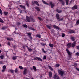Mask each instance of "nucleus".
<instances>
[{"instance_id":"4d7b16f0","label":"nucleus","mask_w":79,"mask_h":79,"mask_svg":"<svg viewBox=\"0 0 79 79\" xmlns=\"http://www.w3.org/2000/svg\"><path fill=\"white\" fill-rule=\"evenodd\" d=\"M76 69L77 70V71H79V68H76Z\"/></svg>"},{"instance_id":"dca6fc26","label":"nucleus","mask_w":79,"mask_h":79,"mask_svg":"<svg viewBox=\"0 0 79 79\" xmlns=\"http://www.w3.org/2000/svg\"><path fill=\"white\" fill-rule=\"evenodd\" d=\"M19 6L20 7V8H23L24 10H26V6H23L22 5H20Z\"/></svg>"},{"instance_id":"3c124183","label":"nucleus","mask_w":79,"mask_h":79,"mask_svg":"<svg viewBox=\"0 0 79 79\" xmlns=\"http://www.w3.org/2000/svg\"><path fill=\"white\" fill-rule=\"evenodd\" d=\"M15 73H18V70H17V69H15Z\"/></svg>"},{"instance_id":"79ce46f5","label":"nucleus","mask_w":79,"mask_h":79,"mask_svg":"<svg viewBox=\"0 0 79 79\" xmlns=\"http://www.w3.org/2000/svg\"><path fill=\"white\" fill-rule=\"evenodd\" d=\"M0 14L1 15H3V12H2V10L0 8Z\"/></svg>"},{"instance_id":"13d9d810","label":"nucleus","mask_w":79,"mask_h":79,"mask_svg":"<svg viewBox=\"0 0 79 79\" xmlns=\"http://www.w3.org/2000/svg\"><path fill=\"white\" fill-rule=\"evenodd\" d=\"M26 5H27L28 4H29V2H26Z\"/></svg>"},{"instance_id":"423d86ee","label":"nucleus","mask_w":79,"mask_h":79,"mask_svg":"<svg viewBox=\"0 0 79 79\" xmlns=\"http://www.w3.org/2000/svg\"><path fill=\"white\" fill-rule=\"evenodd\" d=\"M67 48H71L72 47V44L71 43H69L67 44Z\"/></svg>"},{"instance_id":"864d4df0","label":"nucleus","mask_w":79,"mask_h":79,"mask_svg":"<svg viewBox=\"0 0 79 79\" xmlns=\"http://www.w3.org/2000/svg\"><path fill=\"white\" fill-rule=\"evenodd\" d=\"M10 44H11V43H10V42H8L7 45H9V46H10Z\"/></svg>"},{"instance_id":"f704fd0d","label":"nucleus","mask_w":79,"mask_h":79,"mask_svg":"<svg viewBox=\"0 0 79 79\" xmlns=\"http://www.w3.org/2000/svg\"><path fill=\"white\" fill-rule=\"evenodd\" d=\"M66 4L67 5H68V2H69V0H66Z\"/></svg>"},{"instance_id":"7c9ffc66","label":"nucleus","mask_w":79,"mask_h":79,"mask_svg":"<svg viewBox=\"0 0 79 79\" xmlns=\"http://www.w3.org/2000/svg\"><path fill=\"white\" fill-rule=\"evenodd\" d=\"M37 37L39 38H41V35H36Z\"/></svg>"},{"instance_id":"20e7f679","label":"nucleus","mask_w":79,"mask_h":79,"mask_svg":"<svg viewBox=\"0 0 79 79\" xmlns=\"http://www.w3.org/2000/svg\"><path fill=\"white\" fill-rule=\"evenodd\" d=\"M27 71H29V70H27V69L26 68H24V71L23 72V74L26 75V74L27 73Z\"/></svg>"},{"instance_id":"2f4dec72","label":"nucleus","mask_w":79,"mask_h":79,"mask_svg":"<svg viewBox=\"0 0 79 79\" xmlns=\"http://www.w3.org/2000/svg\"><path fill=\"white\" fill-rule=\"evenodd\" d=\"M76 24L77 25H79V19H77L76 22Z\"/></svg>"},{"instance_id":"c9c22d12","label":"nucleus","mask_w":79,"mask_h":79,"mask_svg":"<svg viewBox=\"0 0 79 79\" xmlns=\"http://www.w3.org/2000/svg\"><path fill=\"white\" fill-rule=\"evenodd\" d=\"M63 18H61V19H60L59 18V19L58 20V21L59 22L61 21H63Z\"/></svg>"},{"instance_id":"ddd939ff","label":"nucleus","mask_w":79,"mask_h":79,"mask_svg":"<svg viewBox=\"0 0 79 79\" xmlns=\"http://www.w3.org/2000/svg\"><path fill=\"white\" fill-rule=\"evenodd\" d=\"M69 32L70 34H72L73 33H75V31H74V30H69Z\"/></svg>"},{"instance_id":"9d476101","label":"nucleus","mask_w":79,"mask_h":79,"mask_svg":"<svg viewBox=\"0 0 79 79\" xmlns=\"http://www.w3.org/2000/svg\"><path fill=\"white\" fill-rule=\"evenodd\" d=\"M6 68V65H4L2 67V68H3V69L2 70V73H3L5 71Z\"/></svg>"},{"instance_id":"a18cd8bd","label":"nucleus","mask_w":79,"mask_h":79,"mask_svg":"<svg viewBox=\"0 0 79 79\" xmlns=\"http://www.w3.org/2000/svg\"><path fill=\"white\" fill-rule=\"evenodd\" d=\"M42 50L43 51V52L45 53H46V51H45V50H44V49L42 48Z\"/></svg>"},{"instance_id":"052dcab7","label":"nucleus","mask_w":79,"mask_h":79,"mask_svg":"<svg viewBox=\"0 0 79 79\" xmlns=\"http://www.w3.org/2000/svg\"><path fill=\"white\" fill-rule=\"evenodd\" d=\"M0 64H2V61H0Z\"/></svg>"},{"instance_id":"2eb2a0df","label":"nucleus","mask_w":79,"mask_h":79,"mask_svg":"<svg viewBox=\"0 0 79 79\" xmlns=\"http://www.w3.org/2000/svg\"><path fill=\"white\" fill-rule=\"evenodd\" d=\"M76 41L73 42L72 44V47H74L76 46Z\"/></svg>"},{"instance_id":"9b49d317","label":"nucleus","mask_w":79,"mask_h":79,"mask_svg":"<svg viewBox=\"0 0 79 79\" xmlns=\"http://www.w3.org/2000/svg\"><path fill=\"white\" fill-rule=\"evenodd\" d=\"M77 6L75 5L72 8V10H76V9H77Z\"/></svg>"},{"instance_id":"680f3d73","label":"nucleus","mask_w":79,"mask_h":79,"mask_svg":"<svg viewBox=\"0 0 79 79\" xmlns=\"http://www.w3.org/2000/svg\"><path fill=\"white\" fill-rule=\"evenodd\" d=\"M23 48H25V46H23Z\"/></svg>"},{"instance_id":"bb28decb","label":"nucleus","mask_w":79,"mask_h":79,"mask_svg":"<svg viewBox=\"0 0 79 79\" xmlns=\"http://www.w3.org/2000/svg\"><path fill=\"white\" fill-rule=\"evenodd\" d=\"M46 27H48L49 29H51V26L48 25H46Z\"/></svg>"},{"instance_id":"4468645a","label":"nucleus","mask_w":79,"mask_h":79,"mask_svg":"<svg viewBox=\"0 0 79 79\" xmlns=\"http://www.w3.org/2000/svg\"><path fill=\"white\" fill-rule=\"evenodd\" d=\"M57 19H60V15L59 14L57 13L56 16Z\"/></svg>"},{"instance_id":"f257e3e1","label":"nucleus","mask_w":79,"mask_h":79,"mask_svg":"<svg viewBox=\"0 0 79 79\" xmlns=\"http://www.w3.org/2000/svg\"><path fill=\"white\" fill-rule=\"evenodd\" d=\"M58 72L60 76H61L62 77H63L64 75V74L65 73L64 71L61 70H59L58 71Z\"/></svg>"},{"instance_id":"c756f323","label":"nucleus","mask_w":79,"mask_h":79,"mask_svg":"<svg viewBox=\"0 0 79 79\" xmlns=\"http://www.w3.org/2000/svg\"><path fill=\"white\" fill-rule=\"evenodd\" d=\"M49 46H50V47H53V46H54L53 45V44H52L51 43H50L49 44Z\"/></svg>"},{"instance_id":"c85d7f7f","label":"nucleus","mask_w":79,"mask_h":79,"mask_svg":"<svg viewBox=\"0 0 79 79\" xmlns=\"http://www.w3.org/2000/svg\"><path fill=\"white\" fill-rule=\"evenodd\" d=\"M33 69L35 71H37L36 67L35 66H33Z\"/></svg>"},{"instance_id":"6ab92c4d","label":"nucleus","mask_w":79,"mask_h":79,"mask_svg":"<svg viewBox=\"0 0 79 79\" xmlns=\"http://www.w3.org/2000/svg\"><path fill=\"white\" fill-rule=\"evenodd\" d=\"M56 11L57 13H61V12H62V10H59L58 9H56Z\"/></svg>"},{"instance_id":"412c9836","label":"nucleus","mask_w":79,"mask_h":79,"mask_svg":"<svg viewBox=\"0 0 79 79\" xmlns=\"http://www.w3.org/2000/svg\"><path fill=\"white\" fill-rule=\"evenodd\" d=\"M34 3H35V4H36V5L37 6H39V3L37 1H34Z\"/></svg>"},{"instance_id":"7ed1b4c3","label":"nucleus","mask_w":79,"mask_h":79,"mask_svg":"<svg viewBox=\"0 0 79 79\" xmlns=\"http://www.w3.org/2000/svg\"><path fill=\"white\" fill-rule=\"evenodd\" d=\"M26 34L28 35V37L30 38V39H31V40L32 39V36H31L32 33L26 32Z\"/></svg>"},{"instance_id":"a878e982","label":"nucleus","mask_w":79,"mask_h":79,"mask_svg":"<svg viewBox=\"0 0 79 79\" xmlns=\"http://www.w3.org/2000/svg\"><path fill=\"white\" fill-rule=\"evenodd\" d=\"M42 2H43V3H44V4H45V5H48V4L47 3V2H46L45 1H44L42 0Z\"/></svg>"},{"instance_id":"69168bd1","label":"nucleus","mask_w":79,"mask_h":79,"mask_svg":"<svg viewBox=\"0 0 79 79\" xmlns=\"http://www.w3.org/2000/svg\"><path fill=\"white\" fill-rule=\"evenodd\" d=\"M52 31H54V30L53 29H52Z\"/></svg>"},{"instance_id":"f03ea898","label":"nucleus","mask_w":79,"mask_h":79,"mask_svg":"<svg viewBox=\"0 0 79 79\" xmlns=\"http://www.w3.org/2000/svg\"><path fill=\"white\" fill-rule=\"evenodd\" d=\"M66 50L68 55L69 56V57L71 58L72 53L69 52V49H68V48H66Z\"/></svg>"},{"instance_id":"58836bf2","label":"nucleus","mask_w":79,"mask_h":79,"mask_svg":"<svg viewBox=\"0 0 79 79\" xmlns=\"http://www.w3.org/2000/svg\"><path fill=\"white\" fill-rule=\"evenodd\" d=\"M0 23H4V22L2 20L1 18H0Z\"/></svg>"},{"instance_id":"603ef678","label":"nucleus","mask_w":79,"mask_h":79,"mask_svg":"<svg viewBox=\"0 0 79 79\" xmlns=\"http://www.w3.org/2000/svg\"><path fill=\"white\" fill-rule=\"evenodd\" d=\"M38 19H39V20H40V21H41L42 20V18H41V17H38Z\"/></svg>"},{"instance_id":"4be33fe9","label":"nucleus","mask_w":79,"mask_h":79,"mask_svg":"<svg viewBox=\"0 0 79 79\" xmlns=\"http://www.w3.org/2000/svg\"><path fill=\"white\" fill-rule=\"evenodd\" d=\"M29 29L30 30H33V31H35V29L33 28L32 27H28Z\"/></svg>"},{"instance_id":"774afa93","label":"nucleus","mask_w":79,"mask_h":79,"mask_svg":"<svg viewBox=\"0 0 79 79\" xmlns=\"http://www.w3.org/2000/svg\"><path fill=\"white\" fill-rule=\"evenodd\" d=\"M34 59H35V60H37V59H36V58H34Z\"/></svg>"},{"instance_id":"b1692460","label":"nucleus","mask_w":79,"mask_h":79,"mask_svg":"<svg viewBox=\"0 0 79 79\" xmlns=\"http://www.w3.org/2000/svg\"><path fill=\"white\" fill-rule=\"evenodd\" d=\"M48 68H49V69H50L51 71H53V68L51 67L50 66H48Z\"/></svg>"},{"instance_id":"5701e85b","label":"nucleus","mask_w":79,"mask_h":79,"mask_svg":"<svg viewBox=\"0 0 79 79\" xmlns=\"http://www.w3.org/2000/svg\"><path fill=\"white\" fill-rule=\"evenodd\" d=\"M7 40H10V41H11V40H13V38H7L6 39Z\"/></svg>"},{"instance_id":"e2e57ef3","label":"nucleus","mask_w":79,"mask_h":79,"mask_svg":"<svg viewBox=\"0 0 79 79\" xmlns=\"http://www.w3.org/2000/svg\"><path fill=\"white\" fill-rule=\"evenodd\" d=\"M59 1H60V2H63V1L62 0H59Z\"/></svg>"},{"instance_id":"6e6d98bb","label":"nucleus","mask_w":79,"mask_h":79,"mask_svg":"<svg viewBox=\"0 0 79 79\" xmlns=\"http://www.w3.org/2000/svg\"><path fill=\"white\" fill-rule=\"evenodd\" d=\"M41 45H42V46H45V44H42V43H41Z\"/></svg>"},{"instance_id":"cd10ccee","label":"nucleus","mask_w":79,"mask_h":79,"mask_svg":"<svg viewBox=\"0 0 79 79\" xmlns=\"http://www.w3.org/2000/svg\"><path fill=\"white\" fill-rule=\"evenodd\" d=\"M36 58H37V59L39 60V61H42V60L41 59V58H40L39 57H36Z\"/></svg>"},{"instance_id":"f3484780","label":"nucleus","mask_w":79,"mask_h":79,"mask_svg":"<svg viewBox=\"0 0 79 79\" xmlns=\"http://www.w3.org/2000/svg\"><path fill=\"white\" fill-rule=\"evenodd\" d=\"M27 47L29 52H31L33 50L32 49H31L30 48H29L28 46H27Z\"/></svg>"},{"instance_id":"c03bdc74","label":"nucleus","mask_w":79,"mask_h":79,"mask_svg":"<svg viewBox=\"0 0 79 79\" xmlns=\"http://www.w3.org/2000/svg\"><path fill=\"white\" fill-rule=\"evenodd\" d=\"M13 59L14 60H15L16 59V56H14L13 57Z\"/></svg>"},{"instance_id":"1a4fd4ad","label":"nucleus","mask_w":79,"mask_h":79,"mask_svg":"<svg viewBox=\"0 0 79 79\" xmlns=\"http://www.w3.org/2000/svg\"><path fill=\"white\" fill-rule=\"evenodd\" d=\"M26 20L28 23H30L31 22V19H30V18L29 16H26Z\"/></svg>"},{"instance_id":"37998d69","label":"nucleus","mask_w":79,"mask_h":79,"mask_svg":"<svg viewBox=\"0 0 79 79\" xmlns=\"http://www.w3.org/2000/svg\"><path fill=\"white\" fill-rule=\"evenodd\" d=\"M59 66H60V64H56V67H59Z\"/></svg>"},{"instance_id":"0e129e2a","label":"nucleus","mask_w":79,"mask_h":79,"mask_svg":"<svg viewBox=\"0 0 79 79\" xmlns=\"http://www.w3.org/2000/svg\"><path fill=\"white\" fill-rule=\"evenodd\" d=\"M2 53V50H0V54Z\"/></svg>"},{"instance_id":"bf43d9fd","label":"nucleus","mask_w":79,"mask_h":79,"mask_svg":"<svg viewBox=\"0 0 79 79\" xmlns=\"http://www.w3.org/2000/svg\"><path fill=\"white\" fill-rule=\"evenodd\" d=\"M27 6H28V7H29V4H27Z\"/></svg>"},{"instance_id":"393cba45","label":"nucleus","mask_w":79,"mask_h":79,"mask_svg":"<svg viewBox=\"0 0 79 79\" xmlns=\"http://www.w3.org/2000/svg\"><path fill=\"white\" fill-rule=\"evenodd\" d=\"M3 14H4V15H5L6 16L8 14V12H7L4 11Z\"/></svg>"},{"instance_id":"72a5a7b5","label":"nucleus","mask_w":79,"mask_h":79,"mask_svg":"<svg viewBox=\"0 0 79 79\" xmlns=\"http://www.w3.org/2000/svg\"><path fill=\"white\" fill-rule=\"evenodd\" d=\"M0 57L1 60H3V58H4V56L1 55L0 56Z\"/></svg>"},{"instance_id":"a19ab883","label":"nucleus","mask_w":79,"mask_h":79,"mask_svg":"<svg viewBox=\"0 0 79 79\" xmlns=\"http://www.w3.org/2000/svg\"><path fill=\"white\" fill-rule=\"evenodd\" d=\"M31 21H32V22H35V20L33 18H31Z\"/></svg>"},{"instance_id":"0eeeda50","label":"nucleus","mask_w":79,"mask_h":79,"mask_svg":"<svg viewBox=\"0 0 79 79\" xmlns=\"http://www.w3.org/2000/svg\"><path fill=\"white\" fill-rule=\"evenodd\" d=\"M53 27H54V28H55V29H58V30H60V31L61 30V28H60L59 27H58L57 26L53 25Z\"/></svg>"},{"instance_id":"aec40b11","label":"nucleus","mask_w":79,"mask_h":79,"mask_svg":"<svg viewBox=\"0 0 79 79\" xmlns=\"http://www.w3.org/2000/svg\"><path fill=\"white\" fill-rule=\"evenodd\" d=\"M35 8L36 10H37L38 11H40V8H39L38 6L35 7Z\"/></svg>"},{"instance_id":"09e8293b","label":"nucleus","mask_w":79,"mask_h":79,"mask_svg":"<svg viewBox=\"0 0 79 79\" xmlns=\"http://www.w3.org/2000/svg\"><path fill=\"white\" fill-rule=\"evenodd\" d=\"M47 59V57L45 56H44L43 57V59H44V60H45V59Z\"/></svg>"},{"instance_id":"ea45409f","label":"nucleus","mask_w":79,"mask_h":79,"mask_svg":"<svg viewBox=\"0 0 79 79\" xmlns=\"http://www.w3.org/2000/svg\"><path fill=\"white\" fill-rule=\"evenodd\" d=\"M61 3L62 4V5H64V2L63 1L61 2Z\"/></svg>"},{"instance_id":"e433bc0d","label":"nucleus","mask_w":79,"mask_h":79,"mask_svg":"<svg viewBox=\"0 0 79 79\" xmlns=\"http://www.w3.org/2000/svg\"><path fill=\"white\" fill-rule=\"evenodd\" d=\"M6 27H2V29L3 30H5V29H6Z\"/></svg>"},{"instance_id":"5fc2aeb1","label":"nucleus","mask_w":79,"mask_h":79,"mask_svg":"<svg viewBox=\"0 0 79 79\" xmlns=\"http://www.w3.org/2000/svg\"><path fill=\"white\" fill-rule=\"evenodd\" d=\"M77 49V50H79V46H76Z\"/></svg>"},{"instance_id":"a211bd4d","label":"nucleus","mask_w":79,"mask_h":79,"mask_svg":"<svg viewBox=\"0 0 79 79\" xmlns=\"http://www.w3.org/2000/svg\"><path fill=\"white\" fill-rule=\"evenodd\" d=\"M49 76L50 77H52V72L50 71L49 72Z\"/></svg>"},{"instance_id":"49530a36","label":"nucleus","mask_w":79,"mask_h":79,"mask_svg":"<svg viewBox=\"0 0 79 79\" xmlns=\"http://www.w3.org/2000/svg\"><path fill=\"white\" fill-rule=\"evenodd\" d=\"M10 71L11 73H13L14 71H15V70H10Z\"/></svg>"},{"instance_id":"473e14b6","label":"nucleus","mask_w":79,"mask_h":79,"mask_svg":"<svg viewBox=\"0 0 79 79\" xmlns=\"http://www.w3.org/2000/svg\"><path fill=\"white\" fill-rule=\"evenodd\" d=\"M23 27H25L26 28H27V25L26 24H24L23 25Z\"/></svg>"},{"instance_id":"338daca9","label":"nucleus","mask_w":79,"mask_h":79,"mask_svg":"<svg viewBox=\"0 0 79 79\" xmlns=\"http://www.w3.org/2000/svg\"><path fill=\"white\" fill-rule=\"evenodd\" d=\"M22 12V10H20V13H21Z\"/></svg>"},{"instance_id":"39448f33","label":"nucleus","mask_w":79,"mask_h":79,"mask_svg":"<svg viewBox=\"0 0 79 79\" xmlns=\"http://www.w3.org/2000/svg\"><path fill=\"white\" fill-rule=\"evenodd\" d=\"M70 39L72 41H75L76 40V38L75 37H74L73 35L70 36Z\"/></svg>"},{"instance_id":"6e6552de","label":"nucleus","mask_w":79,"mask_h":79,"mask_svg":"<svg viewBox=\"0 0 79 79\" xmlns=\"http://www.w3.org/2000/svg\"><path fill=\"white\" fill-rule=\"evenodd\" d=\"M54 78L55 79H60V77L57 74H55L54 76Z\"/></svg>"},{"instance_id":"4c0bfd02","label":"nucleus","mask_w":79,"mask_h":79,"mask_svg":"<svg viewBox=\"0 0 79 79\" xmlns=\"http://www.w3.org/2000/svg\"><path fill=\"white\" fill-rule=\"evenodd\" d=\"M19 68L21 69H24V68L22 66H19Z\"/></svg>"},{"instance_id":"de8ad7c7","label":"nucleus","mask_w":79,"mask_h":79,"mask_svg":"<svg viewBox=\"0 0 79 79\" xmlns=\"http://www.w3.org/2000/svg\"><path fill=\"white\" fill-rule=\"evenodd\" d=\"M62 37H64V36H65V34L64 33H63L62 35Z\"/></svg>"},{"instance_id":"f8f14e48","label":"nucleus","mask_w":79,"mask_h":79,"mask_svg":"<svg viewBox=\"0 0 79 79\" xmlns=\"http://www.w3.org/2000/svg\"><path fill=\"white\" fill-rule=\"evenodd\" d=\"M49 4L51 5V8H53V7L54 6V4H53L52 2H50Z\"/></svg>"},{"instance_id":"8fccbe9b","label":"nucleus","mask_w":79,"mask_h":79,"mask_svg":"<svg viewBox=\"0 0 79 79\" xmlns=\"http://www.w3.org/2000/svg\"><path fill=\"white\" fill-rule=\"evenodd\" d=\"M76 55L77 56H79V52H77L76 53Z\"/></svg>"}]
</instances>
